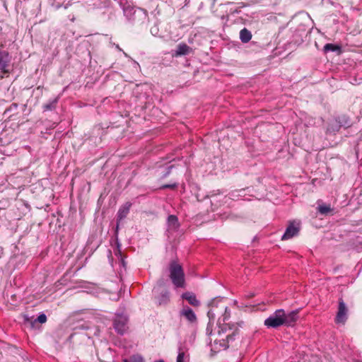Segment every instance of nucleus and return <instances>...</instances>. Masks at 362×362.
Instances as JSON below:
<instances>
[{"label": "nucleus", "mask_w": 362, "mask_h": 362, "mask_svg": "<svg viewBox=\"0 0 362 362\" xmlns=\"http://www.w3.org/2000/svg\"><path fill=\"white\" fill-rule=\"evenodd\" d=\"M170 278L177 288L185 286V273L182 266L176 261H171L169 264Z\"/></svg>", "instance_id": "nucleus-1"}, {"label": "nucleus", "mask_w": 362, "mask_h": 362, "mask_svg": "<svg viewBox=\"0 0 362 362\" xmlns=\"http://www.w3.org/2000/svg\"><path fill=\"white\" fill-rule=\"evenodd\" d=\"M283 317L284 310H277L264 320V325L269 328H276L284 325V322H285V321H284Z\"/></svg>", "instance_id": "nucleus-2"}, {"label": "nucleus", "mask_w": 362, "mask_h": 362, "mask_svg": "<svg viewBox=\"0 0 362 362\" xmlns=\"http://www.w3.org/2000/svg\"><path fill=\"white\" fill-rule=\"evenodd\" d=\"M11 57L9 53L3 49H0V78H4V74L10 73V63Z\"/></svg>", "instance_id": "nucleus-3"}, {"label": "nucleus", "mask_w": 362, "mask_h": 362, "mask_svg": "<svg viewBox=\"0 0 362 362\" xmlns=\"http://www.w3.org/2000/svg\"><path fill=\"white\" fill-rule=\"evenodd\" d=\"M128 317L124 314H117L114 320L113 326L119 334H124L128 329Z\"/></svg>", "instance_id": "nucleus-4"}, {"label": "nucleus", "mask_w": 362, "mask_h": 362, "mask_svg": "<svg viewBox=\"0 0 362 362\" xmlns=\"http://www.w3.org/2000/svg\"><path fill=\"white\" fill-rule=\"evenodd\" d=\"M179 315L181 317H184L189 324L194 325L197 323V317L193 310L189 306L184 305L180 310Z\"/></svg>", "instance_id": "nucleus-5"}, {"label": "nucleus", "mask_w": 362, "mask_h": 362, "mask_svg": "<svg viewBox=\"0 0 362 362\" xmlns=\"http://www.w3.org/2000/svg\"><path fill=\"white\" fill-rule=\"evenodd\" d=\"M348 309L344 300L340 298L339 300L338 311L335 318V322L337 324H344L347 320Z\"/></svg>", "instance_id": "nucleus-6"}, {"label": "nucleus", "mask_w": 362, "mask_h": 362, "mask_svg": "<svg viewBox=\"0 0 362 362\" xmlns=\"http://www.w3.org/2000/svg\"><path fill=\"white\" fill-rule=\"evenodd\" d=\"M300 230L299 224L295 225V222H291L287 226L284 234L282 235L281 240H288L298 235Z\"/></svg>", "instance_id": "nucleus-7"}, {"label": "nucleus", "mask_w": 362, "mask_h": 362, "mask_svg": "<svg viewBox=\"0 0 362 362\" xmlns=\"http://www.w3.org/2000/svg\"><path fill=\"white\" fill-rule=\"evenodd\" d=\"M283 319L284 321H285V322H284V325L293 326L298 319V311L297 310H293L286 314L284 310Z\"/></svg>", "instance_id": "nucleus-8"}, {"label": "nucleus", "mask_w": 362, "mask_h": 362, "mask_svg": "<svg viewBox=\"0 0 362 362\" xmlns=\"http://www.w3.org/2000/svg\"><path fill=\"white\" fill-rule=\"evenodd\" d=\"M136 11L143 12L144 10L139 8H135L131 5L125 6L123 8L124 15L129 21L135 20V14Z\"/></svg>", "instance_id": "nucleus-9"}, {"label": "nucleus", "mask_w": 362, "mask_h": 362, "mask_svg": "<svg viewBox=\"0 0 362 362\" xmlns=\"http://www.w3.org/2000/svg\"><path fill=\"white\" fill-rule=\"evenodd\" d=\"M192 48L188 46L186 43H180L175 53L173 54V57H177L182 55H187L190 53Z\"/></svg>", "instance_id": "nucleus-10"}, {"label": "nucleus", "mask_w": 362, "mask_h": 362, "mask_svg": "<svg viewBox=\"0 0 362 362\" xmlns=\"http://www.w3.org/2000/svg\"><path fill=\"white\" fill-rule=\"evenodd\" d=\"M156 303L159 306L167 305L170 302V292L167 290L161 292L156 297Z\"/></svg>", "instance_id": "nucleus-11"}, {"label": "nucleus", "mask_w": 362, "mask_h": 362, "mask_svg": "<svg viewBox=\"0 0 362 362\" xmlns=\"http://www.w3.org/2000/svg\"><path fill=\"white\" fill-rule=\"evenodd\" d=\"M132 204L127 202L125 204L122 206L117 212V224L120 221L125 218L129 212Z\"/></svg>", "instance_id": "nucleus-12"}, {"label": "nucleus", "mask_w": 362, "mask_h": 362, "mask_svg": "<svg viewBox=\"0 0 362 362\" xmlns=\"http://www.w3.org/2000/svg\"><path fill=\"white\" fill-rule=\"evenodd\" d=\"M182 298L188 301V303L195 307L200 305V302L197 299L196 296L191 292H185L182 294Z\"/></svg>", "instance_id": "nucleus-13"}, {"label": "nucleus", "mask_w": 362, "mask_h": 362, "mask_svg": "<svg viewBox=\"0 0 362 362\" xmlns=\"http://www.w3.org/2000/svg\"><path fill=\"white\" fill-rule=\"evenodd\" d=\"M323 52L327 54L329 52H336L337 54L341 53V46L332 43H327L323 47Z\"/></svg>", "instance_id": "nucleus-14"}, {"label": "nucleus", "mask_w": 362, "mask_h": 362, "mask_svg": "<svg viewBox=\"0 0 362 362\" xmlns=\"http://www.w3.org/2000/svg\"><path fill=\"white\" fill-rule=\"evenodd\" d=\"M168 223L169 228L172 230H177L180 227L178 218L175 215H170L168 217Z\"/></svg>", "instance_id": "nucleus-15"}, {"label": "nucleus", "mask_w": 362, "mask_h": 362, "mask_svg": "<svg viewBox=\"0 0 362 362\" xmlns=\"http://www.w3.org/2000/svg\"><path fill=\"white\" fill-rule=\"evenodd\" d=\"M251 38H252V33L249 30L244 28L243 29H242L240 30V39L242 42L247 43L251 40Z\"/></svg>", "instance_id": "nucleus-16"}, {"label": "nucleus", "mask_w": 362, "mask_h": 362, "mask_svg": "<svg viewBox=\"0 0 362 362\" xmlns=\"http://www.w3.org/2000/svg\"><path fill=\"white\" fill-rule=\"evenodd\" d=\"M57 103V98H55L52 101H51L47 104H45L43 105L44 111H49V110H54L56 107Z\"/></svg>", "instance_id": "nucleus-17"}, {"label": "nucleus", "mask_w": 362, "mask_h": 362, "mask_svg": "<svg viewBox=\"0 0 362 362\" xmlns=\"http://www.w3.org/2000/svg\"><path fill=\"white\" fill-rule=\"evenodd\" d=\"M332 209H331V207L328 205H320L318 206V211L321 214H327L328 213L332 211Z\"/></svg>", "instance_id": "nucleus-18"}, {"label": "nucleus", "mask_w": 362, "mask_h": 362, "mask_svg": "<svg viewBox=\"0 0 362 362\" xmlns=\"http://www.w3.org/2000/svg\"><path fill=\"white\" fill-rule=\"evenodd\" d=\"M47 321V316L45 314H40L35 320L34 322H38L40 323H45Z\"/></svg>", "instance_id": "nucleus-19"}, {"label": "nucleus", "mask_w": 362, "mask_h": 362, "mask_svg": "<svg viewBox=\"0 0 362 362\" xmlns=\"http://www.w3.org/2000/svg\"><path fill=\"white\" fill-rule=\"evenodd\" d=\"M132 362H144V359L141 356L134 355L131 358Z\"/></svg>", "instance_id": "nucleus-20"}, {"label": "nucleus", "mask_w": 362, "mask_h": 362, "mask_svg": "<svg viewBox=\"0 0 362 362\" xmlns=\"http://www.w3.org/2000/svg\"><path fill=\"white\" fill-rule=\"evenodd\" d=\"M184 358L185 353L183 351H180L177 357V362H184Z\"/></svg>", "instance_id": "nucleus-21"}, {"label": "nucleus", "mask_w": 362, "mask_h": 362, "mask_svg": "<svg viewBox=\"0 0 362 362\" xmlns=\"http://www.w3.org/2000/svg\"><path fill=\"white\" fill-rule=\"evenodd\" d=\"M177 185L176 183L170 184V185H164L162 187H160V189H175L177 187Z\"/></svg>", "instance_id": "nucleus-22"}, {"label": "nucleus", "mask_w": 362, "mask_h": 362, "mask_svg": "<svg viewBox=\"0 0 362 362\" xmlns=\"http://www.w3.org/2000/svg\"><path fill=\"white\" fill-rule=\"evenodd\" d=\"M225 313L223 315V321L225 322L230 317V313L228 312V308L224 307Z\"/></svg>", "instance_id": "nucleus-23"}, {"label": "nucleus", "mask_w": 362, "mask_h": 362, "mask_svg": "<svg viewBox=\"0 0 362 362\" xmlns=\"http://www.w3.org/2000/svg\"><path fill=\"white\" fill-rule=\"evenodd\" d=\"M207 315L210 320L215 318V314L212 309H211L208 311Z\"/></svg>", "instance_id": "nucleus-24"}, {"label": "nucleus", "mask_w": 362, "mask_h": 362, "mask_svg": "<svg viewBox=\"0 0 362 362\" xmlns=\"http://www.w3.org/2000/svg\"><path fill=\"white\" fill-rule=\"evenodd\" d=\"M237 333V331L234 332L232 334H229L227 336V340L228 341H231V340H233L234 339V337L235 335Z\"/></svg>", "instance_id": "nucleus-25"}, {"label": "nucleus", "mask_w": 362, "mask_h": 362, "mask_svg": "<svg viewBox=\"0 0 362 362\" xmlns=\"http://www.w3.org/2000/svg\"><path fill=\"white\" fill-rule=\"evenodd\" d=\"M173 168V166H169L167 169V172L164 174V177H166L168 176L170 173V171H171V169Z\"/></svg>", "instance_id": "nucleus-26"}, {"label": "nucleus", "mask_w": 362, "mask_h": 362, "mask_svg": "<svg viewBox=\"0 0 362 362\" xmlns=\"http://www.w3.org/2000/svg\"><path fill=\"white\" fill-rule=\"evenodd\" d=\"M74 335H75V334L74 333V334H71L69 336V340L70 341H71V339H72V338L74 337Z\"/></svg>", "instance_id": "nucleus-27"}, {"label": "nucleus", "mask_w": 362, "mask_h": 362, "mask_svg": "<svg viewBox=\"0 0 362 362\" xmlns=\"http://www.w3.org/2000/svg\"><path fill=\"white\" fill-rule=\"evenodd\" d=\"M24 318H25V321H28V320H29V319H28V316H25V317H24Z\"/></svg>", "instance_id": "nucleus-28"}, {"label": "nucleus", "mask_w": 362, "mask_h": 362, "mask_svg": "<svg viewBox=\"0 0 362 362\" xmlns=\"http://www.w3.org/2000/svg\"><path fill=\"white\" fill-rule=\"evenodd\" d=\"M156 362H165V361L163 360L160 359V360H158V361H157Z\"/></svg>", "instance_id": "nucleus-29"}, {"label": "nucleus", "mask_w": 362, "mask_h": 362, "mask_svg": "<svg viewBox=\"0 0 362 362\" xmlns=\"http://www.w3.org/2000/svg\"><path fill=\"white\" fill-rule=\"evenodd\" d=\"M123 362H129V361L127 359H124L123 360Z\"/></svg>", "instance_id": "nucleus-30"}, {"label": "nucleus", "mask_w": 362, "mask_h": 362, "mask_svg": "<svg viewBox=\"0 0 362 362\" xmlns=\"http://www.w3.org/2000/svg\"><path fill=\"white\" fill-rule=\"evenodd\" d=\"M356 362H361V361H356Z\"/></svg>", "instance_id": "nucleus-31"}]
</instances>
